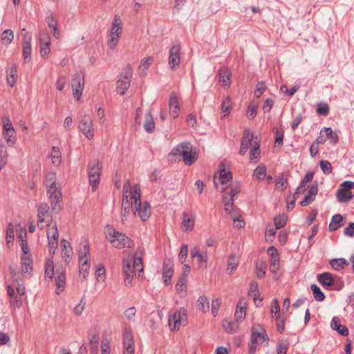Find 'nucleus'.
I'll list each match as a JSON object with an SVG mask.
<instances>
[{
	"label": "nucleus",
	"instance_id": "obj_1",
	"mask_svg": "<svg viewBox=\"0 0 354 354\" xmlns=\"http://www.w3.org/2000/svg\"><path fill=\"white\" fill-rule=\"evenodd\" d=\"M192 149L189 142H183L172 149L170 154L174 156H183L185 165H192L197 159V156L192 153Z\"/></svg>",
	"mask_w": 354,
	"mask_h": 354
},
{
	"label": "nucleus",
	"instance_id": "obj_2",
	"mask_svg": "<svg viewBox=\"0 0 354 354\" xmlns=\"http://www.w3.org/2000/svg\"><path fill=\"white\" fill-rule=\"evenodd\" d=\"M106 237L107 240L111 242L112 245L116 248H130L133 246V241L130 238L115 230L110 229L107 230Z\"/></svg>",
	"mask_w": 354,
	"mask_h": 354
},
{
	"label": "nucleus",
	"instance_id": "obj_3",
	"mask_svg": "<svg viewBox=\"0 0 354 354\" xmlns=\"http://www.w3.org/2000/svg\"><path fill=\"white\" fill-rule=\"evenodd\" d=\"M122 32L121 18L118 15H115L109 30V39L108 40V45L111 49H114L116 47Z\"/></svg>",
	"mask_w": 354,
	"mask_h": 354
},
{
	"label": "nucleus",
	"instance_id": "obj_4",
	"mask_svg": "<svg viewBox=\"0 0 354 354\" xmlns=\"http://www.w3.org/2000/svg\"><path fill=\"white\" fill-rule=\"evenodd\" d=\"M133 199V214L134 216H138L142 221H147L151 215V207L147 201L144 203L141 202L140 196L136 198L131 196Z\"/></svg>",
	"mask_w": 354,
	"mask_h": 354
},
{
	"label": "nucleus",
	"instance_id": "obj_5",
	"mask_svg": "<svg viewBox=\"0 0 354 354\" xmlns=\"http://www.w3.org/2000/svg\"><path fill=\"white\" fill-rule=\"evenodd\" d=\"M130 188V183L129 181H127L124 185V193L122 196V209H128L133 212V199L131 198V196H136V198L140 197V187L138 185L134 186L133 191H128V189Z\"/></svg>",
	"mask_w": 354,
	"mask_h": 354
},
{
	"label": "nucleus",
	"instance_id": "obj_6",
	"mask_svg": "<svg viewBox=\"0 0 354 354\" xmlns=\"http://www.w3.org/2000/svg\"><path fill=\"white\" fill-rule=\"evenodd\" d=\"M102 166L97 160H93L88 162V175L89 184L92 190L95 191L100 179Z\"/></svg>",
	"mask_w": 354,
	"mask_h": 354
},
{
	"label": "nucleus",
	"instance_id": "obj_7",
	"mask_svg": "<svg viewBox=\"0 0 354 354\" xmlns=\"http://www.w3.org/2000/svg\"><path fill=\"white\" fill-rule=\"evenodd\" d=\"M132 72L131 66L127 65L120 73V79L116 82V88L120 95H124L129 88Z\"/></svg>",
	"mask_w": 354,
	"mask_h": 354
},
{
	"label": "nucleus",
	"instance_id": "obj_8",
	"mask_svg": "<svg viewBox=\"0 0 354 354\" xmlns=\"http://www.w3.org/2000/svg\"><path fill=\"white\" fill-rule=\"evenodd\" d=\"M79 129L88 140H92L93 138L94 129L93 120L88 114H84L81 116Z\"/></svg>",
	"mask_w": 354,
	"mask_h": 354
},
{
	"label": "nucleus",
	"instance_id": "obj_9",
	"mask_svg": "<svg viewBox=\"0 0 354 354\" xmlns=\"http://www.w3.org/2000/svg\"><path fill=\"white\" fill-rule=\"evenodd\" d=\"M185 319L186 313L185 309L181 308L180 310L169 312V325L171 330L178 329L182 324H185Z\"/></svg>",
	"mask_w": 354,
	"mask_h": 354
},
{
	"label": "nucleus",
	"instance_id": "obj_10",
	"mask_svg": "<svg viewBox=\"0 0 354 354\" xmlns=\"http://www.w3.org/2000/svg\"><path fill=\"white\" fill-rule=\"evenodd\" d=\"M84 86V75L81 72L75 73L71 80V87L74 97L80 100Z\"/></svg>",
	"mask_w": 354,
	"mask_h": 354
},
{
	"label": "nucleus",
	"instance_id": "obj_11",
	"mask_svg": "<svg viewBox=\"0 0 354 354\" xmlns=\"http://www.w3.org/2000/svg\"><path fill=\"white\" fill-rule=\"evenodd\" d=\"M181 46L178 41L174 42L169 49V65L171 70L175 71L180 62Z\"/></svg>",
	"mask_w": 354,
	"mask_h": 354
},
{
	"label": "nucleus",
	"instance_id": "obj_12",
	"mask_svg": "<svg viewBox=\"0 0 354 354\" xmlns=\"http://www.w3.org/2000/svg\"><path fill=\"white\" fill-rule=\"evenodd\" d=\"M47 194L50 198V203L53 209H57V205L60 207L59 203L62 199V193L58 189L57 184L46 185Z\"/></svg>",
	"mask_w": 354,
	"mask_h": 354
},
{
	"label": "nucleus",
	"instance_id": "obj_13",
	"mask_svg": "<svg viewBox=\"0 0 354 354\" xmlns=\"http://www.w3.org/2000/svg\"><path fill=\"white\" fill-rule=\"evenodd\" d=\"M21 35L23 37V57L25 62L30 61L31 56V39L32 36L29 35L26 28L21 30Z\"/></svg>",
	"mask_w": 354,
	"mask_h": 354
},
{
	"label": "nucleus",
	"instance_id": "obj_14",
	"mask_svg": "<svg viewBox=\"0 0 354 354\" xmlns=\"http://www.w3.org/2000/svg\"><path fill=\"white\" fill-rule=\"evenodd\" d=\"M49 206L47 203H41L37 208V216H38V226L42 229L44 225L43 223H46L48 226H50V224L48 223V220L46 218L49 217L48 215Z\"/></svg>",
	"mask_w": 354,
	"mask_h": 354
},
{
	"label": "nucleus",
	"instance_id": "obj_15",
	"mask_svg": "<svg viewBox=\"0 0 354 354\" xmlns=\"http://www.w3.org/2000/svg\"><path fill=\"white\" fill-rule=\"evenodd\" d=\"M253 133L250 129H245L243 131V137L241 140V147L239 153L242 156L245 155L248 149L249 146L253 140Z\"/></svg>",
	"mask_w": 354,
	"mask_h": 354
},
{
	"label": "nucleus",
	"instance_id": "obj_16",
	"mask_svg": "<svg viewBox=\"0 0 354 354\" xmlns=\"http://www.w3.org/2000/svg\"><path fill=\"white\" fill-rule=\"evenodd\" d=\"M123 272L126 286L130 285L133 277V273L136 276V273L132 267L131 259H127L124 261Z\"/></svg>",
	"mask_w": 354,
	"mask_h": 354
},
{
	"label": "nucleus",
	"instance_id": "obj_17",
	"mask_svg": "<svg viewBox=\"0 0 354 354\" xmlns=\"http://www.w3.org/2000/svg\"><path fill=\"white\" fill-rule=\"evenodd\" d=\"M169 113L176 118L178 116L180 112V106L178 95L175 92H171L169 100Z\"/></svg>",
	"mask_w": 354,
	"mask_h": 354
},
{
	"label": "nucleus",
	"instance_id": "obj_18",
	"mask_svg": "<svg viewBox=\"0 0 354 354\" xmlns=\"http://www.w3.org/2000/svg\"><path fill=\"white\" fill-rule=\"evenodd\" d=\"M232 179V174L230 171H227L225 168L220 169L218 176H215L214 183L215 186L218 188V185H223L227 184Z\"/></svg>",
	"mask_w": 354,
	"mask_h": 354
},
{
	"label": "nucleus",
	"instance_id": "obj_19",
	"mask_svg": "<svg viewBox=\"0 0 354 354\" xmlns=\"http://www.w3.org/2000/svg\"><path fill=\"white\" fill-rule=\"evenodd\" d=\"M251 339L254 341H257L258 339L265 342L269 339L266 330L260 324L254 325L252 328V337Z\"/></svg>",
	"mask_w": 354,
	"mask_h": 354
},
{
	"label": "nucleus",
	"instance_id": "obj_20",
	"mask_svg": "<svg viewBox=\"0 0 354 354\" xmlns=\"http://www.w3.org/2000/svg\"><path fill=\"white\" fill-rule=\"evenodd\" d=\"M17 67L15 63H10L8 64L6 69L7 74V82L11 86L13 87L17 82Z\"/></svg>",
	"mask_w": 354,
	"mask_h": 354
},
{
	"label": "nucleus",
	"instance_id": "obj_21",
	"mask_svg": "<svg viewBox=\"0 0 354 354\" xmlns=\"http://www.w3.org/2000/svg\"><path fill=\"white\" fill-rule=\"evenodd\" d=\"M318 192V183L317 182H314L311 185L308 194L304 197V198L300 202V205L301 206H307L310 204L315 198Z\"/></svg>",
	"mask_w": 354,
	"mask_h": 354
},
{
	"label": "nucleus",
	"instance_id": "obj_22",
	"mask_svg": "<svg viewBox=\"0 0 354 354\" xmlns=\"http://www.w3.org/2000/svg\"><path fill=\"white\" fill-rule=\"evenodd\" d=\"M330 326L333 330H337L341 335L347 336L348 335V328L341 324L340 319L338 317H334L332 319Z\"/></svg>",
	"mask_w": 354,
	"mask_h": 354
},
{
	"label": "nucleus",
	"instance_id": "obj_23",
	"mask_svg": "<svg viewBox=\"0 0 354 354\" xmlns=\"http://www.w3.org/2000/svg\"><path fill=\"white\" fill-rule=\"evenodd\" d=\"M219 82L222 86H229L231 84L232 73L229 68H223L219 70Z\"/></svg>",
	"mask_w": 354,
	"mask_h": 354
},
{
	"label": "nucleus",
	"instance_id": "obj_24",
	"mask_svg": "<svg viewBox=\"0 0 354 354\" xmlns=\"http://www.w3.org/2000/svg\"><path fill=\"white\" fill-rule=\"evenodd\" d=\"M57 276L55 277V284L57 286L56 293L59 295L63 291L66 284V277L63 270H56Z\"/></svg>",
	"mask_w": 354,
	"mask_h": 354
},
{
	"label": "nucleus",
	"instance_id": "obj_25",
	"mask_svg": "<svg viewBox=\"0 0 354 354\" xmlns=\"http://www.w3.org/2000/svg\"><path fill=\"white\" fill-rule=\"evenodd\" d=\"M317 280L322 285L327 287L332 286L335 283L333 274L328 272L318 274Z\"/></svg>",
	"mask_w": 354,
	"mask_h": 354
},
{
	"label": "nucleus",
	"instance_id": "obj_26",
	"mask_svg": "<svg viewBox=\"0 0 354 354\" xmlns=\"http://www.w3.org/2000/svg\"><path fill=\"white\" fill-rule=\"evenodd\" d=\"M123 345L124 349H134L133 334L130 329H125L124 332Z\"/></svg>",
	"mask_w": 354,
	"mask_h": 354
},
{
	"label": "nucleus",
	"instance_id": "obj_27",
	"mask_svg": "<svg viewBox=\"0 0 354 354\" xmlns=\"http://www.w3.org/2000/svg\"><path fill=\"white\" fill-rule=\"evenodd\" d=\"M246 315V307H245V303L243 302L242 301H239V302L237 304L236 311L234 313V317L236 319V321L237 322H242Z\"/></svg>",
	"mask_w": 354,
	"mask_h": 354
},
{
	"label": "nucleus",
	"instance_id": "obj_28",
	"mask_svg": "<svg viewBox=\"0 0 354 354\" xmlns=\"http://www.w3.org/2000/svg\"><path fill=\"white\" fill-rule=\"evenodd\" d=\"M143 126L145 130L149 133H153L155 129V122L150 110L145 114V120Z\"/></svg>",
	"mask_w": 354,
	"mask_h": 354
},
{
	"label": "nucleus",
	"instance_id": "obj_29",
	"mask_svg": "<svg viewBox=\"0 0 354 354\" xmlns=\"http://www.w3.org/2000/svg\"><path fill=\"white\" fill-rule=\"evenodd\" d=\"M55 274V266L53 261L51 259H48L45 264V280L48 282L53 280Z\"/></svg>",
	"mask_w": 354,
	"mask_h": 354
},
{
	"label": "nucleus",
	"instance_id": "obj_30",
	"mask_svg": "<svg viewBox=\"0 0 354 354\" xmlns=\"http://www.w3.org/2000/svg\"><path fill=\"white\" fill-rule=\"evenodd\" d=\"M342 221L343 216L341 214H337L333 216L329 224V230L333 232L340 228L343 225Z\"/></svg>",
	"mask_w": 354,
	"mask_h": 354
},
{
	"label": "nucleus",
	"instance_id": "obj_31",
	"mask_svg": "<svg viewBox=\"0 0 354 354\" xmlns=\"http://www.w3.org/2000/svg\"><path fill=\"white\" fill-rule=\"evenodd\" d=\"M353 196L351 191L344 189L342 187L337 192V198L341 203H348Z\"/></svg>",
	"mask_w": 354,
	"mask_h": 354
},
{
	"label": "nucleus",
	"instance_id": "obj_32",
	"mask_svg": "<svg viewBox=\"0 0 354 354\" xmlns=\"http://www.w3.org/2000/svg\"><path fill=\"white\" fill-rule=\"evenodd\" d=\"M194 219L191 217L190 214L188 212L183 213V218L182 225L184 227V231H191L194 227Z\"/></svg>",
	"mask_w": 354,
	"mask_h": 354
},
{
	"label": "nucleus",
	"instance_id": "obj_33",
	"mask_svg": "<svg viewBox=\"0 0 354 354\" xmlns=\"http://www.w3.org/2000/svg\"><path fill=\"white\" fill-rule=\"evenodd\" d=\"M21 272L23 274H30L32 270V263L28 257H21Z\"/></svg>",
	"mask_w": 354,
	"mask_h": 354
},
{
	"label": "nucleus",
	"instance_id": "obj_34",
	"mask_svg": "<svg viewBox=\"0 0 354 354\" xmlns=\"http://www.w3.org/2000/svg\"><path fill=\"white\" fill-rule=\"evenodd\" d=\"M89 343L91 345V354H97L98 353V337L92 331L88 333Z\"/></svg>",
	"mask_w": 354,
	"mask_h": 354
},
{
	"label": "nucleus",
	"instance_id": "obj_35",
	"mask_svg": "<svg viewBox=\"0 0 354 354\" xmlns=\"http://www.w3.org/2000/svg\"><path fill=\"white\" fill-rule=\"evenodd\" d=\"M50 157L52 163L55 166H59L62 161L61 152L58 147H53L51 149Z\"/></svg>",
	"mask_w": 354,
	"mask_h": 354
},
{
	"label": "nucleus",
	"instance_id": "obj_36",
	"mask_svg": "<svg viewBox=\"0 0 354 354\" xmlns=\"http://www.w3.org/2000/svg\"><path fill=\"white\" fill-rule=\"evenodd\" d=\"M288 218V215L285 213L276 216L274 219L276 229L283 227L287 223Z\"/></svg>",
	"mask_w": 354,
	"mask_h": 354
},
{
	"label": "nucleus",
	"instance_id": "obj_37",
	"mask_svg": "<svg viewBox=\"0 0 354 354\" xmlns=\"http://www.w3.org/2000/svg\"><path fill=\"white\" fill-rule=\"evenodd\" d=\"M330 266L335 270H339L344 268L345 266H348L347 261L344 258L334 259L330 261Z\"/></svg>",
	"mask_w": 354,
	"mask_h": 354
},
{
	"label": "nucleus",
	"instance_id": "obj_38",
	"mask_svg": "<svg viewBox=\"0 0 354 354\" xmlns=\"http://www.w3.org/2000/svg\"><path fill=\"white\" fill-rule=\"evenodd\" d=\"M197 306L198 310L202 312H207L209 308V303L207 298L205 296H201L197 300Z\"/></svg>",
	"mask_w": 354,
	"mask_h": 354
},
{
	"label": "nucleus",
	"instance_id": "obj_39",
	"mask_svg": "<svg viewBox=\"0 0 354 354\" xmlns=\"http://www.w3.org/2000/svg\"><path fill=\"white\" fill-rule=\"evenodd\" d=\"M239 264V258L235 254H232L230 255L228 261H227V270H230V273L231 274L237 267Z\"/></svg>",
	"mask_w": 354,
	"mask_h": 354
},
{
	"label": "nucleus",
	"instance_id": "obj_40",
	"mask_svg": "<svg viewBox=\"0 0 354 354\" xmlns=\"http://www.w3.org/2000/svg\"><path fill=\"white\" fill-rule=\"evenodd\" d=\"M132 267L135 272H138V277H140V273L143 272L142 259L141 257H134L132 259Z\"/></svg>",
	"mask_w": 354,
	"mask_h": 354
},
{
	"label": "nucleus",
	"instance_id": "obj_41",
	"mask_svg": "<svg viewBox=\"0 0 354 354\" xmlns=\"http://www.w3.org/2000/svg\"><path fill=\"white\" fill-rule=\"evenodd\" d=\"M79 261L80 264V274H83V277H85L90 268V266L88 263V259H85L83 256H81L79 258Z\"/></svg>",
	"mask_w": 354,
	"mask_h": 354
},
{
	"label": "nucleus",
	"instance_id": "obj_42",
	"mask_svg": "<svg viewBox=\"0 0 354 354\" xmlns=\"http://www.w3.org/2000/svg\"><path fill=\"white\" fill-rule=\"evenodd\" d=\"M310 289L313 293L314 298L317 301H322L325 299V295L321 289L316 284H312Z\"/></svg>",
	"mask_w": 354,
	"mask_h": 354
},
{
	"label": "nucleus",
	"instance_id": "obj_43",
	"mask_svg": "<svg viewBox=\"0 0 354 354\" xmlns=\"http://www.w3.org/2000/svg\"><path fill=\"white\" fill-rule=\"evenodd\" d=\"M40 53H41V56L42 57H45L46 56H47L50 51V42L49 40L46 41H43V39L41 37V36L40 37Z\"/></svg>",
	"mask_w": 354,
	"mask_h": 354
},
{
	"label": "nucleus",
	"instance_id": "obj_44",
	"mask_svg": "<svg viewBox=\"0 0 354 354\" xmlns=\"http://www.w3.org/2000/svg\"><path fill=\"white\" fill-rule=\"evenodd\" d=\"M13 38H14V33H13V31L10 29L5 30L1 35V41H2L3 44H4L6 45H8L9 44H10V42L12 41Z\"/></svg>",
	"mask_w": 354,
	"mask_h": 354
},
{
	"label": "nucleus",
	"instance_id": "obj_45",
	"mask_svg": "<svg viewBox=\"0 0 354 354\" xmlns=\"http://www.w3.org/2000/svg\"><path fill=\"white\" fill-rule=\"evenodd\" d=\"M266 170L265 165H259L254 171L253 177L259 180H262L266 175Z\"/></svg>",
	"mask_w": 354,
	"mask_h": 354
},
{
	"label": "nucleus",
	"instance_id": "obj_46",
	"mask_svg": "<svg viewBox=\"0 0 354 354\" xmlns=\"http://www.w3.org/2000/svg\"><path fill=\"white\" fill-rule=\"evenodd\" d=\"M8 160V151L3 145H0V171L6 165Z\"/></svg>",
	"mask_w": 354,
	"mask_h": 354
},
{
	"label": "nucleus",
	"instance_id": "obj_47",
	"mask_svg": "<svg viewBox=\"0 0 354 354\" xmlns=\"http://www.w3.org/2000/svg\"><path fill=\"white\" fill-rule=\"evenodd\" d=\"M231 109V99L230 97H226L222 103L221 114L223 117L227 116L230 113Z\"/></svg>",
	"mask_w": 354,
	"mask_h": 354
},
{
	"label": "nucleus",
	"instance_id": "obj_48",
	"mask_svg": "<svg viewBox=\"0 0 354 354\" xmlns=\"http://www.w3.org/2000/svg\"><path fill=\"white\" fill-rule=\"evenodd\" d=\"M287 183V179L283 175H281L276 179L275 189L279 191H283L286 188Z\"/></svg>",
	"mask_w": 354,
	"mask_h": 354
},
{
	"label": "nucleus",
	"instance_id": "obj_49",
	"mask_svg": "<svg viewBox=\"0 0 354 354\" xmlns=\"http://www.w3.org/2000/svg\"><path fill=\"white\" fill-rule=\"evenodd\" d=\"M187 277L185 274H181L176 283V289L177 291H184L187 288Z\"/></svg>",
	"mask_w": 354,
	"mask_h": 354
},
{
	"label": "nucleus",
	"instance_id": "obj_50",
	"mask_svg": "<svg viewBox=\"0 0 354 354\" xmlns=\"http://www.w3.org/2000/svg\"><path fill=\"white\" fill-rule=\"evenodd\" d=\"M95 275L97 277V280L99 282H103L105 280L106 270L102 264H99L97 266L95 270Z\"/></svg>",
	"mask_w": 354,
	"mask_h": 354
},
{
	"label": "nucleus",
	"instance_id": "obj_51",
	"mask_svg": "<svg viewBox=\"0 0 354 354\" xmlns=\"http://www.w3.org/2000/svg\"><path fill=\"white\" fill-rule=\"evenodd\" d=\"M3 133L4 138L6 140L7 144L10 147L13 146L17 140L15 131L11 133L9 131H3Z\"/></svg>",
	"mask_w": 354,
	"mask_h": 354
},
{
	"label": "nucleus",
	"instance_id": "obj_52",
	"mask_svg": "<svg viewBox=\"0 0 354 354\" xmlns=\"http://www.w3.org/2000/svg\"><path fill=\"white\" fill-rule=\"evenodd\" d=\"M317 112L320 115H327L329 113V106L326 103L319 102L317 104Z\"/></svg>",
	"mask_w": 354,
	"mask_h": 354
},
{
	"label": "nucleus",
	"instance_id": "obj_53",
	"mask_svg": "<svg viewBox=\"0 0 354 354\" xmlns=\"http://www.w3.org/2000/svg\"><path fill=\"white\" fill-rule=\"evenodd\" d=\"M260 145L259 143L255 142L254 145L250 150V159L252 161L253 160H259L260 158Z\"/></svg>",
	"mask_w": 354,
	"mask_h": 354
},
{
	"label": "nucleus",
	"instance_id": "obj_54",
	"mask_svg": "<svg viewBox=\"0 0 354 354\" xmlns=\"http://www.w3.org/2000/svg\"><path fill=\"white\" fill-rule=\"evenodd\" d=\"M320 167L325 174L332 173L333 167L331 163L328 160H322L319 162Z\"/></svg>",
	"mask_w": 354,
	"mask_h": 354
},
{
	"label": "nucleus",
	"instance_id": "obj_55",
	"mask_svg": "<svg viewBox=\"0 0 354 354\" xmlns=\"http://www.w3.org/2000/svg\"><path fill=\"white\" fill-rule=\"evenodd\" d=\"M188 254V245L187 244H183L181 246L179 254H178V261L183 264L186 260V258Z\"/></svg>",
	"mask_w": 354,
	"mask_h": 354
},
{
	"label": "nucleus",
	"instance_id": "obj_56",
	"mask_svg": "<svg viewBox=\"0 0 354 354\" xmlns=\"http://www.w3.org/2000/svg\"><path fill=\"white\" fill-rule=\"evenodd\" d=\"M153 61V57H144L142 60H141V62H140V66H139V70L141 71V70H146L152 64Z\"/></svg>",
	"mask_w": 354,
	"mask_h": 354
},
{
	"label": "nucleus",
	"instance_id": "obj_57",
	"mask_svg": "<svg viewBox=\"0 0 354 354\" xmlns=\"http://www.w3.org/2000/svg\"><path fill=\"white\" fill-rule=\"evenodd\" d=\"M69 245V243L65 240H63L61 243L62 248V255L63 257H66L67 259H70L71 251V250L67 248V245Z\"/></svg>",
	"mask_w": 354,
	"mask_h": 354
},
{
	"label": "nucleus",
	"instance_id": "obj_58",
	"mask_svg": "<svg viewBox=\"0 0 354 354\" xmlns=\"http://www.w3.org/2000/svg\"><path fill=\"white\" fill-rule=\"evenodd\" d=\"M48 239L58 240L59 233L56 224L47 232Z\"/></svg>",
	"mask_w": 354,
	"mask_h": 354
},
{
	"label": "nucleus",
	"instance_id": "obj_59",
	"mask_svg": "<svg viewBox=\"0 0 354 354\" xmlns=\"http://www.w3.org/2000/svg\"><path fill=\"white\" fill-rule=\"evenodd\" d=\"M221 306V299L214 298L212 301V313L214 317L218 315V309Z\"/></svg>",
	"mask_w": 354,
	"mask_h": 354
},
{
	"label": "nucleus",
	"instance_id": "obj_60",
	"mask_svg": "<svg viewBox=\"0 0 354 354\" xmlns=\"http://www.w3.org/2000/svg\"><path fill=\"white\" fill-rule=\"evenodd\" d=\"M3 131H9L11 133L15 131V130L13 127V125H12L10 120L8 118H3Z\"/></svg>",
	"mask_w": 354,
	"mask_h": 354
},
{
	"label": "nucleus",
	"instance_id": "obj_61",
	"mask_svg": "<svg viewBox=\"0 0 354 354\" xmlns=\"http://www.w3.org/2000/svg\"><path fill=\"white\" fill-rule=\"evenodd\" d=\"M45 185H54L56 184V176L54 172H48L46 175L45 178Z\"/></svg>",
	"mask_w": 354,
	"mask_h": 354
},
{
	"label": "nucleus",
	"instance_id": "obj_62",
	"mask_svg": "<svg viewBox=\"0 0 354 354\" xmlns=\"http://www.w3.org/2000/svg\"><path fill=\"white\" fill-rule=\"evenodd\" d=\"M15 232L12 223H9L6 230V241L8 243L14 240Z\"/></svg>",
	"mask_w": 354,
	"mask_h": 354
},
{
	"label": "nucleus",
	"instance_id": "obj_63",
	"mask_svg": "<svg viewBox=\"0 0 354 354\" xmlns=\"http://www.w3.org/2000/svg\"><path fill=\"white\" fill-rule=\"evenodd\" d=\"M257 113V106H255L253 105H249L248 107V111H247V113H246L247 118L249 120H252L256 117Z\"/></svg>",
	"mask_w": 354,
	"mask_h": 354
},
{
	"label": "nucleus",
	"instance_id": "obj_64",
	"mask_svg": "<svg viewBox=\"0 0 354 354\" xmlns=\"http://www.w3.org/2000/svg\"><path fill=\"white\" fill-rule=\"evenodd\" d=\"M288 349V344L283 342L279 343L277 347V354H286Z\"/></svg>",
	"mask_w": 354,
	"mask_h": 354
}]
</instances>
